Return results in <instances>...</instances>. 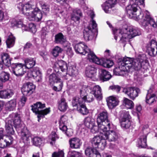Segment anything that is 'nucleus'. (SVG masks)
I'll use <instances>...</instances> for the list:
<instances>
[{
	"label": "nucleus",
	"mask_w": 157,
	"mask_h": 157,
	"mask_svg": "<svg viewBox=\"0 0 157 157\" xmlns=\"http://www.w3.org/2000/svg\"><path fill=\"white\" fill-rule=\"evenodd\" d=\"M144 0H130V5L126 7V9L127 14L130 18H136V20L139 21L142 26H145L147 25L145 18L149 20L150 18L146 14H144L140 12L139 14L137 15L136 12L138 8H141L144 6Z\"/></svg>",
	"instance_id": "obj_1"
},
{
	"label": "nucleus",
	"mask_w": 157,
	"mask_h": 157,
	"mask_svg": "<svg viewBox=\"0 0 157 157\" xmlns=\"http://www.w3.org/2000/svg\"><path fill=\"white\" fill-rule=\"evenodd\" d=\"M112 30L115 40H117L119 37L120 42L124 43L128 41V39L140 34L138 29L132 26L123 27L121 29L115 28Z\"/></svg>",
	"instance_id": "obj_2"
},
{
	"label": "nucleus",
	"mask_w": 157,
	"mask_h": 157,
	"mask_svg": "<svg viewBox=\"0 0 157 157\" xmlns=\"http://www.w3.org/2000/svg\"><path fill=\"white\" fill-rule=\"evenodd\" d=\"M8 117L11 118L17 131L19 132L21 130L20 136L23 142L26 145H28L30 142V137L27 134L28 132L26 128L21 122L20 114L17 113H12Z\"/></svg>",
	"instance_id": "obj_3"
},
{
	"label": "nucleus",
	"mask_w": 157,
	"mask_h": 157,
	"mask_svg": "<svg viewBox=\"0 0 157 157\" xmlns=\"http://www.w3.org/2000/svg\"><path fill=\"white\" fill-rule=\"evenodd\" d=\"M91 18L90 23L88 26L85 28L83 32V36L86 40H89L93 38V33L97 31V24L96 21L93 20L95 15L94 12L91 11L90 14Z\"/></svg>",
	"instance_id": "obj_4"
},
{
	"label": "nucleus",
	"mask_w": 157,
	"mask_h": 157,
	"mask_svg": "<svg viewBox=\"0 0 157 157\" xmlns=\"http://www.w3.org/2000/svg\"><path fill=\"white\" fill-rule=\"evenodd\" d=\"M32 110L33 112L37 114L38 121L39 122L41 118L44 117L45 115L49 113L50 111V108H46L44 109L41 110L45 107V104L42 103L40 102H37L33 105H32Z\"/></svg>",
	"instance_id": "obj_5"
},
{
	"label": "nucleus",
	"mask_w": 157,
	"mask_h": 157,
	"mask_svg": "<svg viewBox=\"0 0 157 157\" xmlns=\"http://www.w3.org/2000/svg\"><path fill=\"white\" fill-rule=\"evenodd\" d=\"M108 114L106 110L101 112L98 116L97 118V123L99 124V127L101 129L108 127L109 129L112 126V123L108 119Z\"/></svg>",
	"instance_id": "obj_6"
},
{
	"label": "nucleus",
	"mask_w": 157,
	"mask_h": 157,
	"mask_svg": "<svg viewBox=\"0 0 157 157\" xmlns=\"http://www.w3.org/2000/svg\"><path fill=\"white\" fill-rule=\"evenodd\" d=\"M146 60L145 55H139L137 58L133 59L132 68L136 71L141 70L142 71H143V70H146L147 67Z\"/></svg>",
	"instance_id": "obj_7"
},
{
	"label": "nucleus",
	"mask_w": 157,
	"mask_h": 157,
	"mask_svg": "<svg viewBox=\"0 0 157 157\" xmlns=\"http://www.w3.org/2000/svg\"><path fill=\"white\" fill-rule=\"evenodd\" d=\"M102 134L99 136H94L91 141L93 147L94 148H98L100 150H103L106 145V140L102 138Z\"/></svg>",
	"instance_id": "obj_8"
},
{
	"label": "nucleus",
	"mask_w": 157,
	"mask_h": 157,
	"mask_svg": "<svg viewBox=\"0 0 157 157\" xmlns=\"http://www.w3.org/2000/svg\"><path fill=\"white\" fill-rule=\"evenodd\" d=\"M13 26H16L18 28H21L22 30L31 31L35 33L36 31L35 25L33 23L29 25V27L23 23V20L21 19L13 21L12 23Z\"/></svg>",
	"instance_id": "obj_9"
},
{
	"label": "nucleus",
	"mask_w": 157,
	"mask_h": 157,
	"mask_svg": "<svg viewBox=\"0 0 157 157\" xmlns=\"http://www.w3.org/2000/svg\"><path fill=\"white\" fill-rule=\"evenodd\" d=\"M33 6L29 2H28L25 4L20 3L17 4V7L20 10H21L22 13L25 15L27 18L29 19L31 13H33L34 9Z\"/></svg>",
	"instance_id": "obj_10"
},
{
	"label": "nucleus",
	"mask_w": 157,
	"mask_h": 157,
	"mask_svg": "<svg viewBox=\"0 0 157 157\" xmlns=\"http://www.w3.org/2000/svg\"><path fill=\"white\" fill-rule=\"evenodd\" d=\"M121 115L120 121L122 128L125 129L128 128L131 126L130 121V115L129 112L125 110L121 112Z\"/></svg>",
	"instance_id": "obj_11"
},
{
	"label": "nucleus",
	"mask_w": 157,
	"mask_h": 157,
	"mask_svg": "<svg viewBox=\"0 0 157 157\" xmlns=\"http://www.w3.org/2000/svg\"><path fill=\"white\" fill-rule=\"evenodd\" d=\"M111 128L109 129V127H106V130L104 131L103 134H102L101 137L105 139L106 140H108L109 141H115L118 138V135L115 131L110 130Z\"/></svg>",
	"instance_id": "obj_12"
},
{
	"label": "nucleus",
	"mask_w": 157,
	"mask_h": 157,
	"mask_svg": "<svg viewBox=\"0 0 157 157\" xmlns=\"http://www.w3.org/2000/svg\"><path fill=\"white\" fill-rule=\"evenodd\" d=\"M123 92L133 100L137 97L138 94L140 92L139 88H135L133 87L124 88L123 89Z\"/></svg>",
	"instance_id": "obj_13"
},
{
	"label": "nucleus",
	"mask_w": 157,
	"mask_h": 157,
	"mask_svg": "<svg viewBox=\"0 0 157 157\" xmlns=\"http://www.w3.org/2000/svg\"><path fill=\"white\" fill-rule=\"evenodd\" d=\"M35 88V86L32 83L27 82L23 85L21 91L24 95H30L34 91Z\"/></svg>",
	"instance_id": "obj_14"
},
{
	"label": "nucleus",
	"mask_w": 157,
	"mask_h": 157,
	"mask_svg": "<svg viewBox=\"0 0 157 157\" xmlns=\"http://www.w3.org/2000/svg\"><path fill=\"white\" fill-rule=\"evenodd\" d=\"M24 66V64L21 63L13 64L11 65V67L13 68V73L17 76H21L23 75L25 73L23 68Z\"/></svg>",
	"instance_id": "obj_15"
},
{
	"label": "nucleus",
	"mask_w": 157,
	"mask_h": 157,
	"mask_svg": "<svg viewBox=\"0 0 157 157\" xmlns=\"http://www.w3.org/2000/svg\"><path fill=\"white\" fill-rule=\"evenodd\" d=\"M87 54V58L89 61L95 63L97 64H102L103 62L102 59H100L98 58L93 51L88 49L87 52H86V54Z\"/></svg>",
	"instance_id": "obj_16"
},
{
	"label": "nucleus",
	"mask_w": 157,
	"mask_h": 157,
	"mask_svg": "<svg viewBox=\"0 0 157 157\" xmlns=\"http://www.w3.org/2000/svg\"><path fill=\"white\" fill-rule=\"evenodd\" d=\"M30 17H29L30 21H40L42 17V13L41 11L38 8H35L33 13H31Z\"/></svg>",
	"instance_id": "obj_17"
},
{
	"label": "nucleus",
	"mask_w": 157,
	"mask_h": 157,
	"mask_svg": "<svg viewBox=\"0 0 157 157\" xmlns=\"http://www.w3.org/2000/svg\"><path fill=\"white\" fill-rule=\"evenodd\" d=\"M157 98V95L154 93L153 88H150L148 90V92L146 98L147 103L151 105L156 101Z\"/></svg>",
	"instance_id": "obj_18"
},
{
	"label": "nucleus",
	"mask_w": 157,
	"mask_h": 157,
	"mask_svg": "<svg viewBox=\"0 0 157 157\" xmlns=\"http://www.w3.org/2000/svg\"><path fill=\"white\" fill-rule=\"evenodd\" d=\"M80 93L81 95L80 97L77 96L73 98L72 101V104L73 106H77L78 107V105L80 106L83 103H84L85 99H83L82 97L84 95V90L82 89L80 90Z\"/></svg>",
	"instance_id": "obj_19"
},
{
	"label": "nucleus",
	"mask_w": 157,
	"mask_h": 157,
	"mask_svg": "<svg viewBox=\"0 0 157 157\" xmlns=\"http://www.w3.org/2000/svg\"><path fill=\"white\" fill-rule=\"evenodd\" d=\"M133 59L129 57H124L122 60L119 63L125 68V70L128 71L130 69L132 68Z\"/></svg>",
	"instance_id": "obj_20"
},
{
	"label": "nucleus",
	"mask_w": 157,
	"mask_h": 157,
	"mask_svg": "<svg viewBox=\"0 0 157 157\" xmlns=\"http://www.w3.org/2000/svg\"><path fill=\"white\" fill-rule=\"evenodd\" d=\"M28 76L29 78L33 77L36 78L38 81H39L42 78V74L38 67H35L32 71H29Z\"/></svg>",
	"instance_id": "obj_21"
},
{
	"label": "nucleus",
	"mask_w": 157,
	"mask_h": 157,
	"mask_svg": "<svg viewBox=\"0 0 157 157\" xmlns=\"http://www.w3.org/2000/svg\"><path fill=\"white\" fill-rule=\"evenodd\" d=\"M75 49L77 53L85 55L86 52L89 48L83 43H81L76 44L75 46Z\"/></svg>",
	"instance_id": "obj_22"
},
{
	"label": "nucleus",
	"mask_w": 157,
	"mask_h": 157,
	"mask_svg": "<svg viewBox=\"0 0 157 157\" xmlns=\"http://www.w3.org/2000/svg\"><path fill=\"white\" fill-rule=\"evenodd\" d=\"M5 128L8 134L13 135L15 133L13 129L12 122L10 118H7L5 120Z\"/></svg>",
	"instance_id": "obj_23"
},
{
	"label": "nucleus",
	"mask_w": 157,
	"mask_h": 157,
	"mask_svg": "<svg viewBox=\"0 0 157 157\" xmlns=\"http://www.w3.org/2000/svg\"><path fill=\"white\" fill-rule=\"evenodd\" d=\"M85 154L89 157H101L100 153L94 148L91 147L87 148L85 151Z\"/></svg>",
	"instance_id": "obj_24"
},
{
	"label": "nucleus",
	"mask_w": 157,
	"mask_h": 157,
	"mask_svg": "<svg viewBox=\"0 0 157 157\" xmlns=\"http://www.w3.org/2000/svg\"><path fill=\"white\" fill-rule=\"evenodd\" d=\"M13 94V91L11 89H6L0 90V98H11Z\"/></svg>",
	"instance_id": "obj_25"
},
{
	"label": "nucleus",
	"mask_w": 157,
	"mask_h": 157,
	"mask_svg": "<svg viewBox=\"0 0 157 157\" xmlns=\"http://www.w3.org/2000/svg\"><path fill=\"white\" fill-rule=\"evenodd\" d=\"M70 147L72 148H79L81 146L82 143L80 140L77 138H73L69 140Z\"/></svg>",
	"instance_id": "obj_26"
},
{
	"label": "nucleus",
	"mask_w": 157,
	"mask_h": 157,
	"mask_svg": "<svg viewBox=\"0 0 157 157\" xmlns=\"http://www.w3.org/2000/svg\"><path fill=\"white\" fill-rule=\"evenodd\" d=\"M99 77L104 81L109 80L112 77L109 73L103 69H100L99 71Z\"/></svg>",
	"instance_id": "obj_27"
},
{
	"label": "nucleus",
	"mask_w": 157,
	"mask_h": 157,
	"mask_svg": "<svg viewBox=\"0 0 157 157\" xmlns=\"http://www.w3.org/2000/svg\"><path fill=\"white\" fill-rule=\"evenodd\" d=\"M68 76L67 75L62 76V77L63 78L66 80L68 79L67 77H69L70 76H75L78 74V70L77 69L76 67L75 66H71L68 71Z\"/></svg>",
	"instance_id": "obj_28"
},
{
	"label": "nucleus",
	"mask_w": 157,
	"mask_h": 157,
	"mask_svg": "<svg viewBox=\"0 0 157 157\" xmlns=\"http://www.w3.org/2000/svg\"><path fill=\"white\" fill-rule=\"evenodd\" d=\"M58 108L61 111L64 112L66 110L68 106L66 100L63 98H61L58 102Z\"/></svg>",
	"instance_id": "obj_29"
},
{
	"label": "nucleus",
	"mask_w": 157,
	"mask_h": 157,
	"mask_svg": "<svg viewBox=\"0 0 157 157\" xmlns=\"http://www.w3.org/2000/svg\"><path fill=\"white\" fill-rule=\"evenodd\" d=\"M2 62L5 66L9 67L11 65V59L8 54L3 52L1 54Z\"/></svg>",
	"instance_id": "obj_30"
},
{
	"label": "nucleus",
	"mask_w": 157,
	"mask_h": 157,
	"mask_svg": "<svg viewBox=\"0 0 157 157\" xmlns=\"http://www.w3.org/2000/svg\"><path fill=\"white\" fill-rule=\"evenodd\" d=\"M25 64L24 66L28 69H30L32 68L35 65L36 63V59L31 57L27 58L24 60Z\"/></svg>",
	"instance_id": "obj_31"
},
{
	"label": "nucleus",
	"mask_w": 157,
	"mask_h": 157,
	"mask_svg": "<svg viewBox=\"0 0 157 157\" xmlns=\"http://www.w3.org/2000/svg\"><path fill=\"white\" fill-rule=\"evenodd\" d=\"M137 146L140 148H144L147 146V137L145 136H140L137 144Z\"/></svg>",
	"instance_id": "obj_32"
},
{
	"label": "nucleus",
	"mask_w": 157,
	"mask_h": 157,
	"mask_svg": "<svg viewBox=\"0 0 157 157\" xmlns=\"http://www.w3.org/2000/svg\"><path fill=\"white\" fill-rule=\"evenodd\" d=\"M119 102L115 97L110 96L108 98L107 104L109 108L112 109L118 105Z\"/></svg>",
	"instance_id": "obj_33"
},
{
	"label": "nucleus",
	"mask_w": 157,
	"mask_h": 157,
	"mask_svg": "<svg viewBox=\"0 0 157 157\" xmlns=\"http://www.w3.org/2000/svg\"><path fill=\"white\" fill-rule=\"evenodd\" d=\"M96 69L92 66H88L86 67L85 74L86 76L91 78L94 76L96 73Z\"/></svg>",
	"instance_id": "obj_34"
},
{
	"label": "nucleus",
	"mask_w": 157,
	"mask_h": 157,
	"mask_svg": "<svg viewBox=\"0 0 157 157\" xmlns=\"http://www.w3.org/2000/svg\"><path fill=\"white\" fill-rule=\"evenodd\" d=\"M90 92L93 94L94 96L98 99H100L101 97V89L98 86H94Z\"/></svg>",
	"instance_id": "obj_35"
},
{
	"label": "nucleus",
	"mask_w": 157,
	"mask_h": 157,
	"mask_svg": "<svg viewBox=\"0 0 157 157\" xmlns=\"http://www.w3.org/2000/svg\"><path fill=\"white\" fill-rule=\"evenodd\" d=\"M17 104L16 100L13 99L7 102L6 104V109L9 111H13L15 109Z\"/></svg>",
	"instance_id": "obj_36"
},
{
	"label": "nucleus",
	"mask_w": 157,
	"mask_h": 157,
	"mask_svg": "<svg viewBox=\"0 0 157 157\" xmlns=\"http://www.w3.org/2000/svg\"><path fill=\"white\" fill-rule=\"evenodd\" d=\"M54 42L56 44H63L66 42V40L64 38V36L61 33H59L55 35Z\"/></svg>",
	"instance_id": "obj_37"
},
{
	"label": "nucleus",
	"mask_w": 157,
	"mask_h": 157,
	"mask_svg": "<svg viewBox=\"0 0 157 157\" xmlns=\"http://www.w3.org/2000/svg\"><path fill=\"white\" fill-rule=\"evenodd\" d=\"M84 123L86 127L88 128H90L95 124V121L92 117H87L84 120Z\"/></svg>",
	"instance_id": "obj_38"
},
{
	"label": "nucleus",
	"mask_w": 157,
	"mask_h": 157,
	"mask_svg": "<svg viewBox=\"0 0 157 157\" xmlns=\"http://www.w3.org/2000/svg\"><path fill=\"white\" fill-rule=\"evenodd\" d=\"M98 124V126H96L94 124L93 126H92L90 128V131L93 133H96L98 132H99L100 134H103L104 131L106 130V127L105 128H104L101 129L99 127V124Z\"/></svg>",
	"instance_id": "obj_39"
},
{
	"label": "nucleus",
	"mask_w": 157,
	"mask_h": 157,
	"mask_svg": "<svg viewBox=\"0 0 157 157\" xmlns=\"http://www.w3.org/2000/svg\"><path fill=\"white\" fill-rule=\"evenodd\" d=\"M118 67H116L113 70V73L116 75H121L123 74V72L127 71L125 70V68L124 66H123L121 64H119Z\"/></svg>",
	"instance_id": "obj_40"
},
{
	"label": "nucleus",
	"mask_w": 157,
	"mask_h": 157,
	"mask_svg": "<svg viewBox=\"0 0 157 157\" xmlns=\"http://www.w3.org/2000/svg\"><path fill=\"white\" fill-rule=\"evenodd\" d=\"M15 40V38L13 35H9L6 41L7 47L10 48L13 47L14 44Z\"/></svg>",
	"instance_id": "obj_41"
},
{
	"label": "nucleus",
	"mask_w": 157,
	"mask_h": 157,
	"mask_svg": "<svg viewBox=\"0 0 157 157\" xmlns=\"http://www.w3.org/2000/svg\"><path fill=\"white\" fill-rule=\"evenodd\" d=\"M10 74L7 72L2 71L0 74V81L2 82H5L9 80Z\"/></svg>",
	"instance_id": "obj_42"
},
{
	"label": "nucleus",
	"mask_w": 157,
	"mask_h": 157,
	"mask_svg": "<svg viewBox=\"0 0 157 157\" xmlns=\"http://www.w3.org/2000/svg\"><path fill=\"white\" fill-rule=\"evenodd\" d=\"M58 64L59 69L62 72L67 73V63L63 60L59 61Z\"/></svg>",
	"instance_id": "obj_43"
},
{
	"label": "nucleus",
	"mask_w": 157,
	"mask_h": 157,
	"mask_svg": "<svg viewBox=\"0 0 157 157\" xmlns=\"http://www.w3.org/2000/svg\"><path fill=\"white\" fill-rule=\"evenodd\" d=\"M32 141L33 144L37 146L43 145L44 142L43 139L38 137L33 138Z\"/></svg>",
	"instance_id": "obj_44"
},
{
	"label": "nucleus",
	"mask_w": 157,
	"mask_h": 157,
	"mask_svg": "<svg viewBox=\"0 0 157 157\" xmlns=\"http://www.w3.org/2000/svg\"><path fill=\"white\" fill-rule=\"evenodd\" d=\"M78 111L80 113L83 115H86L89 113V110L87 109L84 103H83L80 106V108L78 107Z\"/></svg>",
	"instance_id": "obj_45"
},
{
	"label": "nucleus",
	"mask_w": 157,
	"mask_h": 157,
	"mask_svg": "<svg viewBox=\"0 0 157 157\" xmlns=\"http://www.w3.org/2000/svg\"><path fill=\"white\" fill-rule=\"evenodd\" d=\"M123 103L125 107L128 109H131L134 106L133 101L126 98H124Z\"/></svg>",
	"instance_id": "obj_46"
},
{
	"label": "nucleus",
	"mask_w": 157,
	"mask_h": 157,
	"mask_svg": "<svg viewBox=\"0 0 157 157\" xmlns=\"http://www.w3.org/2000/svg\"><path fill=\"white\" fill-rule=\"evenodd\" d=\"M107 2H105L102 5V6L105 12L107 13H109L111 9L114 7L110 4H107Z\"/></svg>",
	"instance_id": "obj_47"
},
{
	"label": "nucleus",
	"mask_w": 157,
	"mask_h": 157,
	"mask_svg": "<svg viewBox=\"0 0 157 157\" xmlns=\"http://www.w3.org/2000/svg\"><path fill=\"white\" fill-rule=\"evenodd\" d=\"M60 78L55 74L51 75L49 77V82L51 84L58 82Z\"/></svg>",
	"instance_id": "obj_48"
},
{
	"label": "nucleus",
	"mask_w": 157,
	"mask_h": 157,
	"mask_svg": "<svg viewBox=\"0 0 157 157\" xmlns=\"http://www.w3.org/2000/svg\"><path fill=\"white\" fill-rule=\"evenodd\" d=\"M149 132V128L147 125H144L142 131L140 133V136H145L147 137V135Z\"/></svg>",
	"instance_id": "obj_49"
},
{
	"label": "nucleus",
	"mask_w": 157,
	"mask_h": 157,
	"mask_svg": "<svg viewBox=\"0 0 157 157\" xmlns=\"http://www.w3.org/2000/svg\"><path fill=\"white\" fill-rule=\"evenodd\" d=\"M94 97L93 94L90 92L87 96H84L82 97L83 99H85L84 103L85 102H90L92 101L94 99Z\"/></svg>",
	"instance_id": "obj_50"
},
{
	"label": "nucleus",
	"mask_w": 157,
	"mask_h": 157,
	"mask_svg": "<svg viewBox=\"0 0 157 157\" xmlns=\"http://www.w3.org/2000/svg\"><path fill=\"white\" fill-rule=\"evenodd\" d=\"M102 59V61L103 62V63L102 64H99L102 66H103L104 67H106L108 68H109L113 66V62L109 60H107L106 61L104 62V60Z\"/></svg>",
	"instance_id": "obj_51"
},
{
	"label": "nucleus",
	"mask_w": 157,
	"mask_h": 157,
	"mask_svg": "<svg viewBox=\"0 0 157 157\" xmlns=\"http://www.w3.org/2000/svg\"><path fill=\"white\" fill-rule=\"evenodd\" d=\"M62 51V49L60 47L56 46L53 49L52 53L54 56L56 57L59 53L61 52Z\"/></svg>",
	"instance_id": "obj_52"
},
{
	"label": "nucleus",
	"mask_w": 157,
	"mask_h": 157,
	"mask_svg": "<svg viewBox=\"0 0 157 157\" xmlns=\"http://www.w3.org/2000/svg\"><path fill=\"white\" fill-rule=\"evenodd\" d=\"M68 154L71 157H82L81 153L75 151L70 150Z\"/></svg>",
	"instance_id": "obj_53"
},
{
	"label": "nucleus",
	"mask_w": 157,
	"mask_h": 157,
	"mask_svg": "<svg viewBox=\"0 0 157 157\" xmlns=\"http://www.w3.org/2000/svg\"><path fill=\"white\" fill-rule=\"evenodd\" d=\"M109 89L118 93L121 90V87L118 85H113L109 86Z\"/></svg>",
	"instance_id": "obj_54"
},
{
	"label": "nucleus",
	"mask_w": 157,
	"mask_h": 157,
	"mask_svg": "<svg viewBox=\"0 0 157 157\" xmlns=\"http://www.w3.org/2000/svg\"><path fill=\"white\" fill-rule=\"evenodd\" d=\"M64 153L62 151L58 152H54L52 155V157H64Z\"/></svg>",
	"instance_id": "obj_55"
},
{
	"label": "nucleus",
	"mask_w": 157,
	"mask_h": 157,
	"mask_svg": "<svg viewBox=\"0 0 157 157\" xmlns=\"http://www.w3.org/2000/svg\"><path fill=\"white\" fill-rule=\"evenodd\" d=\"M4 140L7 143V145L9 146L12 144L13 139L12 137L9 136H6Z\"/></svg>",
	"instance_id": "obj_56"
},
{
	"label": "nucleus",
	"mask_w": 157,
	"mask_h": 157,
	"mask_svg": "<svg viewBox=\"0 0 157 157\" xmlns=\"http://www.w3.org/2000/svg\"><path fill=\"white\" fill-rule=\"evenodd\" d=\"M41 7L44 13H47L49 11V6L46 4H43L42 5Z\"/></svg>",
	"instance_id": "obj_57"
},
{
	"label": "nucleus",
	"mask_w": 157,
	"mask_h": 157,
	"mask_svg": "<svg viewBox=\"0 0 157 157\" xmlns=\"http://www.w3.org/2000/svg\"><path fill=\"white\" fill-rule=\"evenodd\" d=\"M8 146L7 143L3 138H0V147L4 148Z\"/></svg>",
	"instance_id": "obj_58"
},
{
	"label": "nucleus",
	"mask_w": 157,
	"mask_h": 157,
	"mask_svg": "<svg viewBox=\"0 0 157 157\" xmlns=\"http://www.w3.org/2000/svg\"><path fill=\"white\" fill-rule=\"evenodd\" d=\"M67 117L65 116H62L59 121V124H65L67 122Z\"/></svg>",
	"instance_id": "obj_59"
},
{
	"label": "nucleus",
	"mask_w": 157,
	"mask_h": 157,
	"mask_svg": "<svg viewBox=\"0 0 157 157\" xmlns=\"http://www.w3.org/2000/svg\"><path fill=\"white\" fill-rule=\"evenodd\" d=\"M59 128L63 132H65L66 134L68 136L67 134V126L64 124H59Z\"/></svg>",
	"instance_id": "obj_60"
},
{
	"label": "nucleus",
	"mask_w": 157,
	"mask_h": 157,
	"mask_svg": "<svg viewBox=\"0 0 157 157\" xmlns=\"http://www.w3.org/2000/svg\"><path fill=\"white\" fill-rule=\"evenodd\" d=\"M71 18L72 20L75 21H78L80 19V17L73 13L71 15Z\"/></svg>",
	"instance_id": "obj_61"
},
{
	"label": "nucleus",
	"mask_w": 157,
	"mask_h": 157,
	"mask_svg": "<svg viewBox=\"0 0 157 157\" xmlns=\"http://www.w3.org/2000/svg\"><path fill=\"white\" fill-rule=\"evenodd\" d=\"M66 48L67 49H66L65 50L67 51V54L70 56H72V51L71 48L69 47H67Z\"/></svg>",
	"instance_id": "obj_62"
},
{
	"label": "nucleus",
	"mask_w": 157,
	"mask_h": 157,
	"mask_svg": "<svg viewBox=\"0 0 157 157\" xmlns=\"http://www.w3.org/2000/svg\"><path fill=\"white\" fill-rule=\"evenodd\" d=\"M27 100V98L25 96L22 97L19 103H21L22 106H24Z\"/></svg>",
	"instance_id": "obj_63"
},
{
	"label": "nucleus",
	"mask_w": 157,
	"mask_h": 157,
	"mask_svg": "<svg viewBox=\"0 0 157 157\" xmlns=\"http://www.w3.org/2000/svg\"><path fill=\"white\" fill-rule=\"evenodd\" d=\"M117 0H108L106 2H107V4H110L114 7L117 3Z\"/></svg>",
	"instance_id": "obj_64"
}]
</instances>
